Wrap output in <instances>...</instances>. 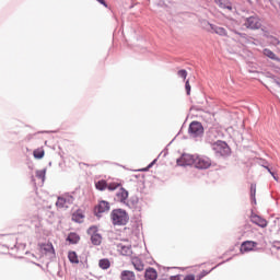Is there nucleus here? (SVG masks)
Returning <instances> with one entry per match:
<instances>
[{
	"label": "nucleus",
	"mask_w": 280,
	"mask_h": 280,
	"mask_svg": "<svg viewBox=\"0 0 280 280\" xmlns=\"http://www.w3.org/2000/svg\"><path fill=\"white\" fill-rule=\"evenodd\" d=\"M110 219L114 226H126L128 224V220H130L128 212L121 209L113 210L110 213Z\"/></svg>",
	"instance_id": "f257e3e1"
},
{
	"label": "nucleus",
	"mask_w": 280,
	"mask_h": 280,
	"mask_svg": "<svg viewBox=\"0 0 280 280\" xmlns=\"http://www.w3.org/2000/svg\"><path fill=\"white\" fill-rule=\"evenodd\" d=\"M211 145L212 150L215 151L217 154H220V156H226V154L231 152L229 144L222 140H218L217 142H213Z\"/></svg>",
	"instance_id": "f03ea898"
},
{
	"label": "nucleus",
	"mask_w": 280,
	"mask_h": 280,
	"mask_svg": "<svg viewBox=\"0 0 280 280\" xmlns=\"http://www.w3.org/2000/svg\"><path fill=\"white\" fill-rule=\"evenodd\" d=\"M74 198L71 195H62L57 198L56 207L57 209H69L70 205H73Z\"/></svg>",
	"instance_id": "7ed1b4c3"
},
{
	"label": "nucleus",
	"mask_w": 280,
	"mask_h": 280,
	"mask_svg": "<svg viewBox=\"0 0 280 280\" xmlns=\"http://www.w3.org/2000/svg\"><path fill=\"white\" fill-rule=\"evenodd\" d=\"M244 26L247 30H261V19L257 15H252L245 20Z\"/></svg>",
	"instance_id": "20e7f679"
},
{
	"label": "nucleus",
	"mask_w": 280,
	"mask_h": 280,
	"mask_svg": "<svg viewBox=\"0 0 280 280\" xmlns=\"http://www.w3.org/2000/svg\"><path fill=\"white\" fill-rule=\"evenodd\" d=\"M195 167H197V170H209V167H211V159L205 155H196Z\"/></svg>",
	"instance_id": "39448f33"
},
{
	"label": "nucleus",
	"mask_w": 280,
	"mask_h": 280,
	"mask_svg": "<svg viewBox=\"0 0 280 280\" xmlns=\"http://www.w3.org/2000/svg\"><path fill=\"white\" fill-rule=\"evenodd\" d=\"M189 133L191 137H202L205 135V127L199 121H192L189 126Z\"/></svg>",
	"instance_id": "423d86ee"
},
{
	"label": "nucleus",
	"mask_w": 280,
	"mask_h": 280,
	"mask_svg": "<svg viewBox=\"0 0 280 280\" xmlns=\"http://www.w3.org/2000/svg\"><path fill=\"white\" fill-rule=\"evenodd\" d=\"M205 25H206L207 32H210L211 34H218V36H229V33L224 27L215 26L209 22H206Z\"/></svg>",
	"instance_id": "0eeeda50"
},
{
	"label": "nucleus",
	"mask_w": 280,
	"mask_h": 280,
	"mask_svg": "<svg viewBox=\"0 0 280 280\" xmlns=\"http://www.w3.org/2000/svg\"><path fill=\"white\" fill-rule=\"evenodd\" d=\"M107 211H110V202L106 200H101L94 208V213L100 218L102 213H107Z\"/></svg>",
	"instance_id": "6e6552de"
},
{
	"label": "nucleus",
	"mask_w": 280,
	"mask_h": 280,
	"mask_svg": "<svg viewBox=\"0 0 280 280\" xmlns=\"http://www.w3.org/2000/svg\"><path fill=\"white\" fill-rule=\"evenodd\" d=\"M88 235H91V241L94 246L102 244V235L97 233V226L93 225L88 230Z\"/></svg>",
	"instance_id": "1a4fd4ad"
},
{
	"label": "nucleus",
	"mask_w": 280,
	"mask_h": 280,
	"mask_svg": "<svg viewBox=\"0 0 280 280\" xmlns=\"http://www.w3.org/2000/svg\"><path fill=\"white\" fill-rule=\"evenodd\" d=\"M258 244L255 241H245L241 244L240 253L244 255L245 253H253L257 248Z\"/></svg>",
	"instance_id": "9d476101"
},
{
	"label": "nucleus",
	"mask_w": 280,
	"mask_h": 280,
	"mask_svg": "<svg viewBox=\"0 0 280 280\" xmlns=\"http://www.w3.org/2000/svg\"><path fill=\"white\" fill-rule=\"evenodd\" d=\"M177 165H196V155L183 154L179 159H177Z\"/></svg>",
	"instance_id": "9b49d317"
},
{
	"label": "nucleus",
	"mask_w": 280,
	"mask_h": 280,
	"mask_svg": "<svg viewBox=\"0 0 280 280\" xmlns=\"http://www.w3.org/2000/svg\"><path fill=\"white\" fill-rule=\"evenodd\" d=\"M250 222H253V224H256V226H260V229H266V226H268V221L255 213H252Z\"/></svg>",
	"instance_id": "f8f14e48"
},
{
	"label": "nucleus",
	"mask_w": 280,
	"mask_h": 280,
	"mask_svg": "<svg viewBox=\"0 0 280 280\" xmlns=\"http://www.w3.org/2000/svg\"><path fill=\"white\" fill-rule=\"evenodd\" d=\"M117 248L120 252V255H124L125 257H130V255H132V247L130 245L118 244Z\"/></svg>",
	"instance_id": "ddd939ff"
},
{
	"label": "nucleus",
	"mask_w": 280,
	"mask_h": 280,
	"mask_svg": "<svg viewBox=\"0 0 280 280\" xmlns=\"http://www.w3.org/2000/svg\"><path fill=\"white\" fill-rule=\"evenodd\" d=\"M132 266L138 270V272H142L144 270L145 265L143 264V260H141L139 257H133L131 259Z\"/></svg>",
	"instance_id": "4468645a"
},
{
	"label": "nucleus",
	"mask_w": 280,
	"mask_h": 280,
	"mask_svg": "<svg viewBox=\"0 0 280 280\" xmlns=\"http://www.w3.org/2000/svg\"><path fill=\"white\" fill-rule=\"evenodd\" d=\"M39 250L40 253H43L44 255H47L49 253H51L54 255V245L51 243H45L39 245Z\"/></svg>",
	"instance_id": "2eb2a0df"
},
{
	"label": "nucleus",
	"mask_w": 280,
	"mask_h": 280,
	"mask_svg": "<svg viewBox=\"0 0 280 280\" xmlns=\"http://www.w3.org/2000/svg\"><path fill=\"white\" fill-rule=\"evenodd\" d=\"M156 277H159V275L156 273V270L154 268H149L145 270V273H144L145 280H156Z\"/></svg>",
	"instance_id": "dca6fc26"
},
{
	"label": "nucleus",
	"mask_w": 280,
	"mask_h": 280,
	"mask_svg": "<svg viewBox=\"0 0 280 280\" xmlns=\"http://www.w3.org/2000/svg\"><path fill=\"white\" fill-rule=\"evenodd\" d=\"M121 280H137V276L130 270H124L120 273Z\"/></svg>",
	"instance_id": "f3484780"
},
{
	"label": "nucleus",
	"mask_w": 280,
	"mask_h": 280,
	"mask_svg": "<svg viewBox=\"0 0 280 280\" xmlns=\"http://www.w3.org/2000/svg\"><path fill=\"white\" fill-rule=\"evenodd\" d=\"M264 56H266L267 58H270V60H275L276 62H280V58L270 49L265 48L262 50Z\"/></svg>",
	"instance_id": "a211bd4d"
},
{
	"label": "nucleus",
	"mask_w": 280,
	"mask_h": 280,
	"mask_svg": "<svg viewBox=\"0 0 280 280\" xmlns=\"http://www.w3.org/2000/svg\"><path fill=\"white\" fill-rule=\"evenodd\" d=\"M72 221L73 222H79V223L84 222V212H82V210H77L75 212H73L72 213Z\"/></svg>",
	"instance_id": "6ab92c4d"
},
{
	"label": "nucleus",
	"mask_w": 280,
	"mask_h": 280,
	"mask_svg": "<svg viewBox=\"0 0 280 280\" xmlns=\"http://www.w3.org/2000/svg\"><path fill=\"white\" fill-rule=\"evenodd\" d=\"M214 3H217V5L223 10H233V7H231V2H229V0H214Z\"/></svg>",
	"instance_id": "aec40b11"
},
{
	"label": "nucleus",
	"mask_w": 280,
	"mask_h": 280,
	"mask_svg": "<svg viewBox=\"0 0 280 280\" xmlns=\"http://www.w3.org/2000/svg\"><path fill=\"white\" fill-rule=\"evenodd\" d=\"M98 267L102 270H108L110 268V260L108 258H103L98 261Z\"/></svg>",
	"instance_id": "412c9836"
},
{
	"label": "nucleus",
	"mask_w": 280,
	"mask_h": 280,
	"mask_svg": "<svg viewBox=\"0 0 280 280\" xmlns=\"http://www.w3.org/2000/svg\"><path fill=\"white\" fill-rule=\"evenodd\" d=\"M95 188H96L98 191H104L105 189L108 188V184L106 183V180L101 179V180H98V182L95 183Z\"/></svg>",
	"instance_id": "4be33fe9"
},
{
	"label": "nucleus",
	"mask_w": 280,
	"mask_h": 280,
	"mask_svg": "<svg viewBox=\"0 0 280 280\" xmlns=\"http://www.w3.org/2000/svg\"><path fill=\"white\" fill-rule=\"evenodd\" d=\"M67 241L70 242V244H78V242H80V235L72 232L68 235Z\"/></svg>",
	"instance_id": "5701e85b"
},
{
	"label": "nucleus",
	"mask_w": 280,
	"mask_h": 280,
	"mask_svg": "<svg viewBox=\"0 0 280 280\" xmlns=\"http://www.w3.org/2000/svg\"><path fill=\"white\" fill-rule=\"evenodd\" d=\"M68 259L71 264H80V259L78 258V254L75 252H69Z\"/></svg>",
	"instance_id": "b1692460"
},
{
	"label": "nucleus",
	"mask_w": 280,
	"mask_h": 280,
	"mask_svg": "<svg viewBox=\"0 0 280 280\" xmlns=\"http://www.w3.org/2000/svg\"><path fill=\"white\" fill-rule=\"evenodd\" d=\"M117 196L120 202H126V200H128V190L122 189L117 194Z\"/></svg>",
	"instance_id": "393cba45"
},
{
	"label": "nucleus",
	"mask_w": 280,
	"mask_h": 280,
	"mask_svg": "<svg viewBox=\"0 0 280 280\" xmlns=\"http://www.w3.org/2000/svg\"><path fill=\"white\" fill-rule=\"evenodd\" d=\"M33 156L34 159H43V156H45V150L43 148L36 149L33 152Z\"/></svg>",
	"instance_id": "a878e982"
},
{
	"label": "nucleus",
	"mask_w": 280,
	"mask_h": 280,
	"mask_svg": "<svg viewBox=\"0 0 280 280\" xmlns=\"http://www.w3.org/2000/svg\"><path fill=\"white\" fill-rule=\"evenodd\" d=\"M46 171L42 170V171H36V176L37 178H39V180H42V183H45V175H46Z\"/></svg>",
	"instance_id": "bb28decb"
},
{
	"label": "nucleus",
	"mask_w": 280,
	"mask_h": 280,
	"mask_svg": "<svg viewBox=\"0 0 280 280\" xmlns=\"http://www.w3.org/2000/svg\"><path fill=\"white\" fill-rule=\"evenodd\" d=\"M177 75H178L179 78H183V80H187V70H184V69L179 70V71L177 72Z\"/></svg>",
	"instance_id": "cd10ccee"
},
{
	"label": "nucleus",
	"mask_w": 280,
	"mask_h": 280,
	"mask_svg": "<svg viewBox=\"0 0 280 280\" xmlns=\"http://www.w3.org/2000/svg\"><path fill=\"white\" fill-rule=\"evenodd\" d=\"M185 89L187 95H191V85L189 84V80L186 81Z\"/></svg>",
	"instance_id": "c85d7f7f"
},
{
	"label": "nucleus",
	"mask_w": 280,
	"mask_h": 280,
	"mask_svg": "<svg viewBox=\"0 0 280 280\" xmlns=\"http://www.w3.org/2000/svg\"><path fill=\"white\" fill-rule=\"evenodd\" d=\"M250 194H252V198H255V195L257 194V186L256 185L252 184Z\"/></svg>",
	"instance_id": "c756f323"
},
{
	"label": "nucleus",
	"mask_w": 280,
	"mask_h": 280,
	"mask_svg": "<svg viewBox=\"0 0 280 280\" xmlns=\"http://www.w3.org/2000/svg\"><path fill=\"white\" fill-rule=\"evenodd\" d=\"M107 189H109V191H115V189H117V184H107Z\"/></svg>",
	"instance_id": "7c9ffc66"
},
{
	"label": "nucleus",
	"mask_w": 280,
	"mask_h": 280,
	"mask_svg": "<svg viewBox=\"0 0 280 280\" xmlns=\"http://www.w3.org/2000/svg\"><path fill=\"white\" fill-rule=\"evenodd\" d=\"M98 3H101L102 5H104L105 8H108V4L106 3L105 0H96Z\"/></svg>",
	"instance_id": "2f4dec72"
},
{
	"label": "nucleus",
	"mask_w": 280,
	"mask_h": 280,
	"mask_svg": "<svg viewBox=\"0 0 280 280\" xmlns=\"http://www.w3.org/2000/svg\"><path fill=\"white\" fill-rule=\"evenodd\" d=\"M265 170H267V172H269V174H271V176H275V173L270 170V167L268 166H264Z\"/></svg>",
	"instance_id": "473e14b6"
},
{
	"label": "nucleus",
	"mask_w": 280,
	"mask_h": 280,
	"mask_svg": "<svg viewBox=\"0 0 280 280\" xmlns=\"http://www.w3.org/2000/svg\"><path fill=\"white\" fill-rule=\"evenodd\" d=\"M171 280H182V279H180V276H172Z\"/></svg>",
	"instance_id": "72a5a7b5"
},
{
	"label": "nucleus",
	"mask_w": 280,
	"mask_h": 280,
	"mask_svg": "<svg viewBox=\"0 0 280 280\" xmlns=\"http://www.w3.org/2000/svg\"><path fill=\"white\" fill-rule=\"evenodd\" d=\"M273 43H275V45H279V39L276 38V39L273 40Z\"/></svg>",
	"instance_id": "f704fd0d"
},
{
	"label": "nucleus",
	"mask_w": 280,
	"mask_h": 280,
	"mask_svg": "<svg viewBox=\"0 0 280 280\" xmlns=\"http://www.w3.org/2000/svg\"><path fill=\"white\" fill-rule=\"evenodd\" d=\"M272 177L275 178V180H279V177H277V176H275V175H272Z\"/></svg>",
	"instance_id": "c9c22d12"
},
{
	"label": "nucleus",
	"mask_w": 280,
	"mask_h": 280,
	"mask_svg": "<svg viewBox=\"0 0 280 280\" xmlns=\"http://www.w3.org/2000/svg\"><path fill=\"white\" fill-rule=\"evenodd\" d=\"M277 84L280 86V83H279V82H278Z\"/></svg>",
	"instance_id": "e433bc0d"
}]
</instances>
